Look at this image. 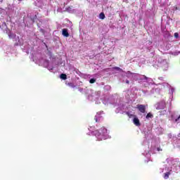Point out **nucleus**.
I'll return each instance as SVG.
<instances>
[{
  "label": "nucleus",
  "mask_w": 180,
  "mask_h": 180,
  "mask_svg": "<svg viewBox=\"0 0 180 180\" xmlns=\"http://www.w3.org/2000/svg\"><path fill=\"white\" fill-rule=\"evenodd\" d=\"M62 34L63 36H64L65 37H69L70 34L68 33V30L67 29H63L62 31Z\"/></svg>",
  "instance_id": "nucleus-5"
},
{
  "label": "nucleus",
  "mask_w": 180,
  "mask_h": 180,
  "mask_svg": "<svg viewBox=\"0 0 180 180\" xmlns=\"http://www.w3.org/2000/svg\"><path fill=\"white\" fill-rule=\"evenodd\" d=\"M126 115L128 116V117L131 118V117H136V115H133V114H130V112H127Z\"/></svg>",
  "instance_id": "nucleus-10"
},
{
  "label": "nucleus",
  "mask_w": 180,
  "mask_h": 180,
  "mask_svg": "<svg viewBox=\"0 0 180 180\" xmlns=\"http://www.w3.org/2000/svg\"><path fill=\"white\" fill-rule=\"evenodd\" d=\"M114 70H117V71H122V69L119 67H115Z\"/></svg>",
  "instance_id": "nucleus-14"
},
{
  "label": "nucleus",
  "mask_w": 180,
  "mask_h": 180,
  "mask_svg": "<svg viewBox=\"0 0 180 180\" xmlns=\"http://www.w3.org/2000/svg\"><path fill=\"white\" fill-rule=\"evenodd\" d=\"M96 82V79L92 78L89 80L90 84H95Z\"/></svg>",
  "instance_id": "nucleus-13"
},
{
  "label": "nucleus",
  "mask_w": 180,
  "mask_h": 180,
  "mask_svg": "<svg viewBox=\"0 0 180 180\" xmlns=\"http://www.w3.org/2000/svg\"><path fill=\"white\" fill-rule=\"evenodd\" d=\"M137 109L141 112V113H146V105L143 104H138L136 105Z\"/></svg>",
  "instance_id": "nucleus-2"
},
{
  "label": "nucleus",
  "mask_w": 180,
  "mask_h": 180,
  "mask_svg": "<svg viewBox=\"0 0 180 180\" xmlns=\"http://www.w3.org/2000/svg\"><path fill=\"white\" fill-rule=\"evenodd\" d=\"M60 79H67V75L62 73L60 75Z\"/></svg>",
  "instance_id": "nucleus-12"
},
{
  "label": "nucleus",
  "mask_w": 180,
  "mask_h": 180,
  "mask_svg": "<svg viewBox=\"0 0 180 180\" xmlns=\"http://www.w3.org/2000/svg\"><path fill=\"white\" fill-rule=\"evenodd\" d=\"M180 120V115L175 120V122H178Z\"/></svg>",
  "instance_id": "nucleus-16"
},
{
  "label": "nucleus",
  "mask_w": 180,
  "mask_h": 180,
  "mask_svg": "<svg viewBox=\"0 0 180 180\" xmlns=\"http://www.w3.org/2000/svg\"><path fill=\"white\" fill-rule=\"evenodd\" d=\"M4 26H6V22H4Z\"/></svg>",
  "instance_id": "nucleus-20"
},
{
  "label": "nucleus",
  "mask_w": 180,
  "mask_h": 180,
  "mask_svg": "<svg viewBox=\"0 0 180 180\" xmlns=\"http://www.w3.org/2000/svg\"><path fill=\"white\" fill-rule=\"evenodd\" d=\"M143 78L144 79H146L147 81V79H148V77H147L146 75H143Z\"/></svg>",
  "instance_id": "nucleus-17"
},
{
  "label": "nucleus",
  "mask_w": 180,
  "mask_h": 180,
  "mask_svg": "<svg viewBox=\"0 0 180 180\" xmlns=\"http://www.w3.org/2000/svg\"><path fill=\"white\" fill-rule=\"evenodd\" d=\"M8 37H9V39H15V37H16V34H15L12 32H10L8 34Z\"/></svg>",
  "instance_id": "nucleus-7"
},
{
  "label": "nucleus",
  "mask_w": 180,
  "mask_h": 180,
  "mask_svg": "<svg viewBox=\"0 0 180 180\" xmlns=\"http://www.w3.org/2000/svg\"><path fill=\"white\" fill-rule=\"evenodd\" d=\"M94 121L96 123H99L102 121V117L101 116V114L97 113L94 117Z\"/></svg>",
  "instance_id": "nucleus-3"
},
{
  "label": "nucleus",
  "mask_w": 180,
  "mask_h": 180,
  "mask_svg": "<svg viewBox=\"0 0 180 180\" xmlns=\"http://www.w3.org/2000/svg\"><path fill=\"white\" fill-rule=\"evenodd\" d=\"M66 85H68V86H70V88H75V84H74V83L72 82L66 83Z\"/></svg>",
  "instance_id": "nucleus-9"
},
{
  "label": "nucleus",
  "mask_w": 180,
  "mask_h": 180,
  "mask_svg": "<svg viewBox=\"0 0 180 180\" xmlns=\"http://www.w3.org/2000/svg\"><path fill=\"white\" fill-rule=\"evenodd\" d=\"M170 175H171V172H167L165 173L164 178L165 179H168V178H169Z\"/></svg>",
  "instance_id": "nucleus-6"
},
{
  "label": "nucleus",
  "mask_w": 180,
  "mask_h": 180,
  "mask_svg": "<svg viewBox=\"0 0 180 180\" xmlns=\"http://www.w3.org/2000/svg\"><path fill=\"white\" fill-rule=\"evenodd\" d=\"M126 84H130V82L129 80H127Z\"/></svg>",
  "instance_id": "nucleus-19"
},
{
  "label": "nucleus",
  "mask_w": 180,
  "mask_h": 180,
  "mask_svg": "<svg viewBox=\"0 0 180 180\" xmlns=\"http://www.w3.org/2000/svg\"><path fill=\"white\" fill-rule=\"evenodd\" d=\"M94 134L98 139V141H102V140H103V134L99 132V130L94 131Z\"/></svg>",
  "instance_id": "nucleus-1"
},
{
  "label": "nucleus",
  "mask_w": 180,
  "mask_h": 180,
  "mask_svg": "<svg viewBox=\"0 0 180 180\" xmlns=\"http://www.w3.org/2000/svg\"><path fill=\"white\" fill-rule=\"evenodd\" d=\"M158 151H162V150H161L160 148H157Z\"/></svg>",
  "instance_id": "nucleus-18"
},
{
  "label": "nucleus",
  "mask_w": 180,
  "mask_h": 180,
  "mask_svg": "<svg viewBox=\"0 0 180 180\" xmlns=\"http://www.w3.org/2000/svg\"><path fill=\"white\" fill-rule=\"evenodd\" d=\"M99 18L101 19L102 20H103V19H105V13H101L99 14Z\"/></svg>",
  "instance_id": "nucleus-11"
},
{
  "label": "nucleus",
  "mask_w": 180,
  "mask_h": 180,
  "mask_svg": "<svg viewBox=\"0 0 180 180\" xmlns=\"http://www.w3.org/2000/svg\"><path fill=\"white\" fill-rule=\"evenodd\" d=\"M133 123L135 124V126H141V124L140 123V120H139L136 117H134Z\"/></svg>",
  "instance_id": "nucleus-4"
},
{
  "label": "nucleus",
  "mask_w": 180,
  "mask_h": 180,
  "mask_svg": "<svg viewBox=\"0 0 180 180\" xmlns=\"http://www.w3.org/2000/svg\"><path fill=\"white\" fill-rule=\"evenodd\" d=\"M174 37L178 39V37H179V34H178V32L174 33Z\"/></svg>",
  "instance_id": "nucleus-15"
},
{
  "label": "nucleus",
  "mask_w": 180,
  "mask_h": 180,
  "mask_svg": "<svg viewBox=\"0 0 180 180\" xmlns=\"http://www.w3.org/2000/svg\"><path fill=\"white\" fill-rule=\"evenodd\" d=\"M153 117H154V115L151 112L148 113L146 117V119H153Z\"/></svg>",
  "instance_id": "nucleus-8"
}]
</instances>
